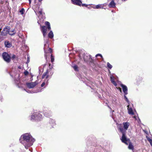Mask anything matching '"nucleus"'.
<instances>
[{
    "mask_svg": "<svg viewBox=\"0 0 152 152\" xmlns=\"http://www.w3.org/2000/svg\"><path fill=\"white\" fill-rule=\"evenodd\" d=\"M45 24L47 26V28L48 29L50 30L51 29L50 24L49 22L46 21L45 22Z\"/></svg>",
    "mask_w": 152,
    "mask_h": 152,
    "instance_id": "obj_19",
    "label": "nucleus"
},
{
    "mask_svg": "<svg viewBox=\"0 0 152 152\" xmlns=\"http://www.w3.org/2000/svg\"><path fill=\"white\" fill-rule=\"evenodd\" d=\"M35 140V139L28 133H25L22 135L20 139V142L24 146L26 149L33 145Z\"/></svg>",
    "mask_w": 152,
    "mask_h": 152,
    "instance_id": "obj_1",
    "label": "nucleus"
},
{
    "mask_svg": "<svg viewBox=\"0 0 152 152\" xmlns=\"http://www.w3.org/2000/svg\"><path fill=\"white\" fill-rule=\"evenodd\" d=\"M116 88H117L120 91V92L121 93L122 92V91H121V88H119V87H116Z\"/></svg>",
    "mask_w": 152,
    "mask_h": 152,
    "instance_id": "obj_35",
    "label": "nucleus"
},
{
    "mask_svg": "<svg viewBox=\"0 0 152 152\" xmlns=\"http://www.w3.org/2000/svg\"><path fill=\"white\" fill-rule=\"evenodd\" d=\"M28 93H37V92H39V91L38 90H37L36 91H32L31 92H28V91H27Z\"/></svg>",
    "mask_w": 152,
    "mask_h": 152,
    "instance_id": "obj_29",
    "label": "nucleus"
},
{
    "mask_svg": "<svg viewBox=\"0 0 152 152\" xmlns=\"http://www.w3.org/2000/svg\"><path fill=\"white\" fill-rule=\"evenodd\" d=\"M105 5L104 4H98V5H97L95 7V8L96 9H99V8H102V9H103V7Z\"/></svg>",
    "mask_w": 152,
    "mask_h": 152,
    "instance_id": "obj_16",
    "label": "nucleus"
},
{
    "mask_svg": "<svg viewBox=\"0 0 152 152\" xmlns=\"http://www.w3.org/2000/svg\"><path fill=\"white\" fill-rule=\"evenodd\" d=\"M26 91L28 93L27 91L28 92H31V91H26Z\"/></svg>",
    "mask_w": 152,
    "mask_h": 152,
    "instance_id": "obj_44",
    "label": "nucleus"
},
{
    "mask_svg": "<svg viewBox=\"0 0 152 152\" xmlns=\"http://www.w3.org/2000/svg\"><path fill=\"white\" fill-rule=\"evenodd\" d=\"M110 7L114 8L115 7V4L113 0H112L109 4Z\"/></svg>",
    "mask_w": 152,
    "mask_h": 152,
    "instance_id": "obj_15",
    "label": "nucleus"
},
{
    "mask_svg": "<svg viewBox=\"0 0 152 152\" xmlns=\"http://www.w3.org/2000/svg\"><path fill=\"white\" fill-rule=\"evenodd\" d=\"M42 119V116L38 113H34L31 116L30 120L31 121H40Z\"/></svg>",
    "mask_w": 152,
    "mask_h": 152,
    "instance_id": "obj_3",
    "label": "nucleus"
},
{
    "mask_svg": "<svg viewBox=\"0 0 152 152\" xmlns=\"http://www.w3.org/2000/svg\"><path fill=\"white\" fill-rule=\"evenodd\" d=\"M112 102L113 104L115 105L117 104L118 103L117 101L115 99H113Z\"/></svg>",
    "mask_w": 152,
    "mask_h": 152,
    "instance_id": "obj_23",
    "label": "nucleus"
},
{
    "mask_svg": "<svg viewBox=\"0 0 152 152\" xmlns=\"http://www.w3.org/2000/svg\"><path fill=\"white\" fill-rule=\"evenodd\" d=\"M134 118L136 119H137L135 116H134Z\"/></svg>",
    "mask_w": 152,
    "mask_h": 152,
    "instance_id": "obj_45",
    "label": "nucleus"
},
{
    "mask_svg": "<svg viewBox=\"0 0 152 152\" xmlns=\"http://www.w3.org/2000/svg\"><path fill=\"white\" fill-rule=\"evenodd\" d=\"M112 12H113V10H112Z\"/></svg>",
    "mask_w": 152,
    "mask_h": 152,
    "instance_id": "obj_47",
    "label": "nucleus"
},
{
    "mask_svg": "<svg viewBox=\"0 0 152 152\" xmlns=\"http://www.w3.org/2000/svg\"><path fill=\"white\" fill-rule=\"evenodd\" d=\"M123 125L124 129H123L125 130V131L127 130L129 128V126L130 124L128 122H124L123 123Z\"/></svg>",
    "mask_w": 152,
    "mask_h": 152,
    "instance_id": "obj_11",
    "label": "nucleus"
},
{
    "mask_svg": "<svg viewBox=\"0 0 152 152\" xmlns=\"http://www.w3.org/2000/svg\"><path fill=\"white\" fill-rule=\"evenodd\" d=\"M48 80H45L44 82L41 84V86L42 87H43L45 84L47 85Z\"/></svg>",
    "mask_w": 152,
    "mask_h": 152,
    "instance_id": "obj_20",
    "label": "nucleus"
},
{
    "mask_svg": "<svg viewBox=\"0 0 152 152\" xmlns=\"http://www.w3.org/2000/svg\"><path fill=\"white\" fill-rule=\"evenodd\" d=\"M5 46L7 48H10L12 46V44L8 42H5L4 43Z\"/></svg>",
    "mask_w": 152,
    "mask_h": 152,
    "instance_id": "obj_17",
    "label": "nucleus"
},
{
    "mask_svg": "<svg viewBox=\"0 0 152 152\" xmlns=\"http://www.w3.org/2000/svg\"><path fill=\"white\" fill-rule=\"evenodd\" d=\"M29 62V58L28 57L27 61V63H28Z\"/></svg>",
    "mask_w": 152,
    "mask_h": 152,
    "instance_id": "obj_36",
    "label": "nucleus"
},
{
    "mask_svg": "<svg viewBox=\"0 0 152 152\" xmlns=\"http://www.w3.org/2000/svg\"><path fill=\"white\" fill-rule=\"evenodd\" d=\"M1 35H0V37H1Z\"/></svg>",
    "mask_w": 152,
    "mask_h": 152,
    "instance_id": "obj_48",
    "label": "nucleus"
},
{
    "mask_svg": "<svg viewBox=\"0 0 152 152\" xmlns=\"http://www.w3.org/2000/svg\"><path fill=\"white\" fill-rule=\"evenodd\" d=\"M53 34L52 31H50L48 34V36L49 38H52L53 37Z\"/></svg>",
    "mask_w": 152,
    "mask_h": 152,
    "instance_id": "obj_18",
    "label": "nucleus"
},
{
    "mask_svg": "<svg viewBox=\"0 0 152 152\" xmlns=\"http://www.w3.org/2000/svg\"><path fill=\"white\" fill-rule=\"evenodd\" d=\"M107 67L110 69H111L112 68V66L111 65L109 62L107 63Z\"/></svg>",
    "mask_w": 152,
    "mask_h": 152,
    "instance_id": "obj_24",
    "label": "nucleus"
},
{
    "mask_svg": "<svg viewBox=\"0 0 152 152\" xmlns=\"http://www.w3.org/2000/svg\"><path fill=\"white\" fill-rule=\"evenodd\" d=\"M73 4H74L80 6L82 2L80 0H71Z\"/></svg>",
    "mask_w": 152,
    "mask_h": 152,
    "instance_id": "obj_9",
    "label": "nucleus"
},
{
    "mask_svg": "<svg viewBox=\"0 0 152 152\" xmlns=\"http://www.w3.org/2000/svg\"><path fill=\"white\" fill-rule=\"evenodd\" d=\"M38 0V1H39V2H40V3L39 4H41V3L40 2H41V1H42V0Z\"/></svg>",
    "mask_w": 152,
    "mask_h": 152,
    "instance_id": "obj_41",
    "label": "nucleus"
},
{
    "mask_svg": "<svg viewBox=\"0 0 152 152\" xmlns=\"http://www.w3.org/2000/svg\"><path fill=\"white\" fill-rule=\"evenodd\" d=\"M1 30V29H0V31Z\"/></svg>",
    "mask_w": 152,
    "mask_h": 152,
    "instance_id": "obj_49",
    "label": "nucleus"
},
{
    "mask_svg": "<svg viewBox=\"0 0 152 152\" xmlns=\"http://www.w3.org/2000/svg\"><path fill=\"white\" fill-rule=\"evenodd\" d=\"M29 0V4H31V0Z\"/></svg>",
    "mask_w": 152,
    "mask_h": 152,
    "instance_id": "obj_43",
    "label": "nucleus"
},
{
    "mask_svg": "<svg viewBox=\"0 0 152 152\" xmlns=\"http://www.w3.org/2000/svg\"><path fill=\"white\" fill-rule=\"evenodd\" d=\"M43 113L45 116L48 117L51 115V112L48 110H43Z\"/></svg>",
    "mask_w": 152,
    "mask_h": 152,
    "instance_id": "obj_8",
    "label": "nucleus"
},
{
    "mask_svg": "<svg viewBox=\"0 0 152 152\" xmlns=\"http://www.w3.org/2000/svg\"><path fill=\"white\" fill-rule=\"evenodd\" d=\"M82 6H86V7H87V5L85 4H82Z\"/></svg>",
    "mask_w": 152,
    "mask_h": 152,
    "instance_id": "obj_37",
    "label": "nucleus"
},
{
    "mask_svg": "<svg viewBox=\"0 0 152 152\" xmlns=\"http://www.w3.org/2000/svg\"><path fill=\"white\" fill-rule=\"evenodd\" d=\"M129 143V146H128V148L131 150H133L134 148L133 146V145L130 142H130Z\"/></svg>",
    "mask_w": 152,
    "mask_h": 152,
    "instance_id": "obj_21",
    "label": "nucleus"
},
{
    "mask_svg": "<svg viewBox=\"0 0 152 152\" xmlns=\"http://www.w3.org/2000/svg\"><path fill=\"white\" fill-rule=\"evenodd\" d=\"M119 129L122 133V137L121 138V140L126 145H128V143L130 142V140L126 138V134L123 128H120Z\"/></svg>",
    "mask_w": 152,
    "mask_h": 152,
    "instance_id": "obj_2",
    "label": "nucleus"
},
{
    "mask_svg": "<svg viewBox=\"0 0 152 152\" xmlns=\"http://www.w3.org/2000/svg\"><path fill=\"white\" fill-rule=\"evenodd\" d=\"M100 56L101 57V58H102V55L101 54H96V57H97V56Z\"/></svg>",
    "mask_w": 152,
    "mask_h": 152,
    "instance_id": "obj_33",
    "label": "nucleus"
},
{
    "mask_svg": "<svg viewBox=\"0 0 152 152\" xmlns=\"http://www.w3.org/2000/svg\"><path fill=\"white\" fill-rule=\"evenodd\" d=\"M93 8H94V9H96L95 8V7H93Z\"/></svg>",
    "mask_w": 152,
    "mask_h": 152,
    "instance_id": "obj_46",
    "label": "nucleus"
},
{
    "mask_svg": "<svg viewBox=\"0 0 152 152\" xmlns=\"http://www.w3.org/2000/svg\"><path fill=\"white\" fill-rule=\"evenodd\" d=\"M15 55H13L12 57V58H15Z\"/></svg>",
    "mask_w": 152,
    "mask_h": 152,
    "instance_id": "obj_39",
    "label": "nucleus"
},
{
    "mask_svg": "<svg viewBox=\"0 0 152 152\" xmlns=\"http://www.w3.org/2000/svg\"><path fill=\"white\" fill-rule=\"evenodd\" d=\"M48 71H47L45 72L43 74L42 76V79H44L45 78H46L45 80H48V78L49 76L48 75Z\"/></svg>",
    "mask_w": 152,
    "mask_h": 152,
    "instance_id": "obj_12",
    "label": "nucleus"
},
{
    "mask_svg": "<svg viewBox=\"0 0 152 152\" xmlns=\"http://www.w3.org/2000/svg\"><path fill=\"white\" fill-rule=\"evenodd\" d=\"M41 28H42L41 31L43 33L44 37H45L47 34V28L45 26H41Z\"/></svg>",
    "mask_w": 152,
    "mask_h": 152,
    "instance_id": "obj_10",
    "label": "nucleus"
},
{
    "mask_svg": "<svg viewBox=\"0 0 152 152\" xmlns=\"http://www.w3.org/2000/svg\"><path fill=\"white\" fill-rule=\"evenodd\" d=\"M24 11V8H22L19 11L21 13V15H23L24 13L23 12Z\"/></svg>",
    "mask_w": 152,
    "mask_h": 152,
    "instance_id": "obj_26",
    "label": "nucleus"
},
{
    "mask_svg": "<svg viewBox=\"0 0 152 152\" xmlns=\"http://www.w3.org/2000/svg\"><path fill=\"white\" fill-rule=\"evenodd\" d=\"M28 72H24V74L25 75H26L27 74H28Z\"/></svg>",
    "mask_w": 152,
    "mask_h": 152,
    "instance_id": "obj_38",
    "label": "nucleus"
},
{
    "mask_svg": "<svg viewBox=\"0 0 152 152\" xmlns=\"http://www.w3.org/2000/svg\"><path fill=\"white\" fill-rule=\"evenodd\" d=\"M127 107L129 114L132 115H134V113L133 111L132 110L131 108L129 107V104L128 105Z\"/></svg>",
    "mask_w": 152,
    "mask_h": 152,
    "instance_id": "obj_13",
    "label": "nucleus"
},
{
    "mask_svg": "<svg viewBox=\"0 0 152 152\" xmlns=\"http://www.w3.org/2000/svg\"><path fill=\"white\" fill-rule=\"evenodd\" d=\"M90 56L89 55H84V56L83 57V58L84 59V61H87L89 60L90 58Z\"/></svg>",
    "mask_w": 152,
    "mask_h": 152,
    "instance_id": "obj_14",
    "label": "nucleus"
},
{
    "mask_svg": "<svg viewBox=\"0 0 152 152\" xmlns=\"http://www.w3.org/2000/svg\"><path fill=\"white\" fill-rule=\"evenodd\" d=\"M38 83V82L36 81L33 82L27 83H26V85L28 88H31L35 87Z\"/></svg>",
    "mask_w": 152,
    "mask_h": 152,
    "instance_id": "obj_6",
    "label": "nucleus"
},
{
    "mask_svg": "<svg viewBox=\"0 0 152 152\" xmlns=\"http://www.w3.org/2000/svg\"><path fill=\"white\" fill-rule=\"evenodd\" d=\"M3 58L4 60L7 62H9L10 61V57L7 53L4 52L2 55Z\"/></svg>",
    "mask_w": 152,
    "mask_h": 152,
    "instance_id": "obj_5",
    "label": "nucleus"
},
{
    "mask_svg": "<svg viewBox=\"0 0 152 152\" xmlns=\"http://www.w3.org/2000/svg\"><path fill=\"white\" fill-rule=\"evenodd\" d=\"M51 61L52 62H53L54 61V58L52 55L51 56Z\"/></svg>",
    "mask_w": 152,
    "mask_h": 152,
    "instance_id": "obj_31",
    "label": "nucleus"
},
{
    "mask_svg": "<svg viewBox=\"0 0 152 152\" xmlns=\"http://www.w3.org/2000/svg\"><path fill=\"white\" fill-rule=\"evenodd\" d=\"M38 12L40 14V15H42V10H39V11H38Z\"/></svg>",
    "mask_w": 152,
    "mask_h": 152,
    "instance_id": "obj_34",
    "label": "nucleus"
},
{
    "mask_svg": "<svg viewBox=\"0 0 152 152\" xmlns=\"http://www.w3.org/2000/svg\"><path fill=\"white\" fill-rule=\"evenodd\" d=\"M47 44H45L44 46V50H45V57L46 59H47V57H46V51H45V47L47 46Z\"/></svg>",
    "mask_w": 152,
    "mask_h": 152,
    "instance_id": "obj_25",
    "label": "nucleus"
},
{
    "mask_svg": "<svg viewBox=\"0 0 152 152\" xmlns=\"http://www.w3.org/2000/svg\"><path fill=\"white\" fill-rule=\"evenodd\" d=\"M124 98L125 99L126 101L128 103V104H129V100L128 99L127 97L126 96V95H124Z\"/></svg>",
    "mask_w": 152,
    "mask_h": 152,
    "instance_id": "obj_27",
    "label": "nucleus"
},
{
    "mask_svg": "<svg viewBox=\"0 0 152 152\" xmlns=\"http://www.w3.org/2000/svg\"><path fill=\"white\" fill-rule=\"evenodd\" d=\"M121 86L122 88L124 94L127 95L128 94V88L126 86L123 84H121Z\"/></svg>",
    "mask_w": 152,
    "mask_h": 152,
    "instance_id": "obj_7",
    "label": "nucleus"
},
{
    "mask_svg": "<svg viewBox=\"0 0 152 152\" xmlns=\"http://www.w3.org/2000/svg\"><path fill=\"white\" fill-rule=\"evenodd\" d=\"M49 51L50 52V53L52 52V49L50 48H49Z\"/></svg>",
    "mask_w": 152,
    "mask_h": 152,
    "instance_id": "obj_40",
    "label": "nucleus"
},
{
    "mask_svg": "<svg viewBox=\"0 0 152 152\" xmlns=\"http://www.w3.org/2000/svg\"><path fill=\"white\" fill-rule=\"evenodd\" d=\"M15 32L14 30H12L11 31H10L9 29L7 28H4V29L2 31L1 35L3 37L5 36L8 33L10 35H12L15 34Z\"/></svg>",
    "mask_w": 152,
    "mask_h": 152,
    "instance_id": "obj_4",
    "label": "nucleus"
},
{
    "mask_svg": "<svg viewBox=\"0 0 152 152\" xmlns=\"http://www.w3.org/2000/svg\"><path fill=\"white\" fill-rule=\"evenodd\" d=\"M51 121H52V122L54 123V121L53 120H51Z\"/></svg>",
    "mask_w": 152,
    "mask_h": 152,
    "instance_id": "obj_42",
    "label": "nucleus"
},
{
    "mask_svg": "<svg viewBox=\"0 0 152 152\" xmlns=\"http://www.w3.org/2000/svg\"><path fill=\"white\" fill-rule=\"evenodd\" d=\"M111 81V82H113V81H114V77L113 76H111L110 77Z\"/></svg>",
    "mask_w": 152,
    "mask_h": 152,
    "instance_id": "obj_30",
    "label": "nucleus"
},
{
    "mask_svg": "<svg viewBox=\"0 0 152 152\" xmlns=\"http://www.w3.org/2000/svg\"><path fill=\"white\" fill-rule=\"evenodd\" d=\"M146 138L148 141L149 142L150 145L152 146V140L147 136H146Z\"/></svg>",
    "mask_w": 152,
    "mask_h": 152,
    "instance_id": "obj_22",
    "label": "nucleus"
},
{
    "mask_svg": "<svg viewBox=\"0 0 152 152\" xmlns=\"http://www.w3.org/2000/svg\"><path fill=\"white\" fill-rule=\"evenodd\" d=\"M73 68H74V70H75V71H77L78 70L77 69V66L76 65H75L74 66H73Z\"/></svg>",
    "mask_w": 152,
    "mask_h": 152,
    "instance_id": "obj_28",
    "label": "nucleus"
},
{
    "mask_svg": "<svg viewBox=\"0 0 152 152\" xmlns=\"http://www.w3.org/2000/svg\"><path fill=\"white\" fill-rule=\"evenodd\" d=\"M112 83L115 86H117V83L115 81H113Z\"/></svg>",
    "mask_w": 152,
    "mask_h": 152,
    "instance_id": "obj_32",
    "label": "nucleus"
}]
</instances>
